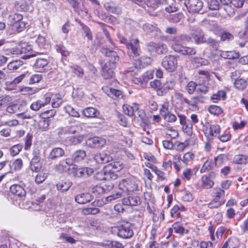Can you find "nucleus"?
Instances as JSON below:
<instances>
[{
    "mask_svg": "<svg viewBox=\"0 0 248 248\" xmlns=\"http://www.w3.org/2000/svg\"><path fill=\"white\" fill-rule=\"evenodd\" d=\"M193 38L196 44L204 43V33L200 29L194 30L190 35L182 34L173 38L171 43V48L176 52L185 56L195 55L196 53L193 47L185 46Z\"/></svg>",
    "mask_w": 248,
    "mask_h": 248,
    "instance_id": "obj_1",
    "label": "nucleus"
},
{
    "mask_svg": "<svg viewBox=\"0 0 248 248\" xmlns=\"http://www.w3.org/2000/svg\"><path fill=\"white\" fill-rule=\"evenodd\" d=\"M117 235L123 239H129L134 235L131 224L129 222H123L114 228Z\"/></svg>",
    "mask_w": 248,
    "mask_h": 248,
    "instance_id": "obj_2",
    "label": "nucleus"
},
{
    "mask_svg": "<svg viewBox=\"0 0 248 248\" xmlns=\"http://www.w3.org/2000/svg\"><path fill=\"white\" fill-rule=\"evenodd\" d=\"M139 180L135 177H131L120 182L119 186L123 193L124 191L134 192L139 190Z\"/></svg>",
    "mask_w": 248,
    "mask_h": 248,
    "instance_id": "obj_3",
    "label": "nucleus"
},
{
    "mask_svg": "<svg viewBox=\"0 0 248 248\" xmlns=\"http://www.w3.org/2000/svg\"><path fill=\"white\" fill-rule=\"evenodd\" d=\"M174 96L177 99L181 101L182 104H186L188 106L193 108H197L198 103L202 102V99L204 98L203 96L200 95L193 96L190 99H188L185 97L184 94L180 92H175Z\"/></svg>",
    "mask_w": 248,
    "mask_h": 248,
    "instance_id": "obj_4",
    "label": "nucleus"
},
{
    "mask_svg": "<svg viewBox=\"0 0 248 248\" xmlns=\"http://www.w3.org/2000/svg\"><path fill=\"white\" fill-rule=\"evenodd\" d=\"M119 39L122 43L126 45L129 50L128 53L131 56L134 57L139 55L140 50L138 39H133L129 43H127L126 38L123 36H120Z\"/></svg>",
    "mask_w": 248,
    "mask_h": 248,
    "instance_id": "obj_5",
    "label": "nucleus"
},
{
    "mask_svg": "<svg viewBox=\"0 0 248 248\" xmlns=\"http://www.w3.org/2000/svg\"><path fill=\"white\" fill-rule=\"evenodd\" d=\"M177 60L172 55L165 57L162 62V65L168 72H171L176 69Z\"/></svg>",
    "mask_w": 248,
    "mask_h": 248,
    "instance_id": "obj_6",
    "label": "nucleus"
},
{
    "mask_svg": "<svg viewBox=\"0 0 248 248\" xmlns=\"http://www.w3.org/2000/svg\"><path fill=\"white\" fill-rule=\"evenodd\" d=\"M33 157L30 162V168L32 171L38 172L42 168V163L40 160V151L35 149L33 151Z\"/></svg>",
    "mask_w": 248,
    "mask_h": 248,
    "instance_id": "obj_7",
    "label": "nucleus"
},
{
    "mask_svg": "<svg viewBox=\"0 0 248 248\" xmlns=\"http://www.w3.org/2000/svg\"><path fill=\"white\" fill-rule=\"evenodd\" d=\"M217 173L212 170L208 175H204L201 178L202 186L206 189L211 188L214 185V180L216 178Z\"/></svg>",
    "mask_w": 248,
    "mask_h": 248,
    "instance_id": "obj_8",
    "label": "nucleus"
},
{
    "mask_svg": "<svg viewBox=\"0 0 248 248\" xmlns=\"http://www.w3.org/2000/svg\"><path fill=\"white\" fill-rule=\"evenodd\" d=\"M87 145L91 148H100L106 143L105 139L99 137H94L88 139L86 142Z\"/></svg>",
    "mask_w": 248,
    "mask_h": 248,
    "instance_id": "obj_9",
    "label": "nucleus"
},
{
    "mask_svg": "<svg viewBox=\"0 0 248 248\" xmlns=\"http://www.w3.org/2000/svg\"><path fill=\"white\" fill-rule=\"evenodd\" d=\"M185 4L191 13H199L203 7V2L201 0H188L187 3Z\"/></svg>",
    "mask_w": 248,
    "mask_h": 248,
    "instance_id": "obj_10",
    "label": "nucleus"
},
{
    "mask_svg": "<svg viewBox=\"0 0 248 248\" xmlns=\"http://www.w3.org/2000/svg\"><path fill=\"white\" fill-rule=\"evenodd\" d=\"M115 64L111 62H106L102 67V76L105 79H109L114 75Z\"/></svg>",
    "mask_w": 248,
    "mask_h": 248,
    "instance_id": "obj_11",
    "label": "nucleus"
},
{
    "mask_svg": "<svg viewBox=\"0 0 248 248\" xmlns=\"http://www.w3.org/2000/svg\"><path fill=\"white\" fill-rule=\"evenodd\" d=\"M33 0H21L15 3V8L19 11H27L32 9Z\"/></svg>",
    "mask_w": 248,
    "mask_h": 248,
    "instance_id": "obj_12",
    "label": "nucleus"
},
{
    "mask_svg": "<svg viewBox=\"0 0 248 248\" xmlns=\"http://www.w3.org/2000/svg\"><path fill=\"white\" fill-rule=\"evenodd\" d=\"M101 51L102 54L108 58V61L107 62L115 64L119 61V57L116 51L104 47L101 48Z\"/></svg>",
    "mask_w": 248,
    "mask_h": 248,
    "instance_id": "obj_13",
    "label": "nucleus"
},
{
    "mask_svg": "<svg viewBox=\"0 0 248 248\" xmlns=\"http://www.w3.org/2000/svg\"><path fill=\"white\" fill-rule=\"evenodd\" d=\"M223 158V155H220L215 158V162L212 159H207L203 164L200 170L201 173L205 172L213 169L215 163L217 164V162L221 161Z\"/></svg>",
    "mask_w": 248,
    "mask_h": 248,
    "instance_id": "obj_14",
    "label": "nucleus"
},
{
    "mask_svg": "<svg viewBox=\"0 0 248 248\" xmlns=\"http://www.w3.org/2000/svg\"><path fill=\"white\" fill-rule=\"evenodd\" d=\"M148 46L150 47L149 48L150 51H154L158 54H163L168 51L166 45L162 42L158 43L150 42Z\"/></svg>",
    "mask_w": 248,
    "mask_h": 248,
    "instance_id": "obj_15",
    "label": "nucleus"
},
{
    "mask_svg": "<svg viewBox=\"0 0 248 248\" xmlns=\"http://www.w3.org/2000/svg\"><path fill=\"white\" fill-rule=\"evenodd\" d=\"M94 160L98 164H105L112 160V157L105 152L97 153L94 155Z\"/></svg>",
    "mask_w": 248,
    "mask_h": 248,
    "instance_id": "obj_16",
    "label": "nucleus"
},
{
    "mask_svg": "<svg viewBox=\"0 0 248 248\" xmlns=\"http://www.w3.org/2000/svg\"><path fill=\"white\" fill-rule=\"evenodd\" d=\"M76 166L73 167V169L75 170L74 171L75 176L78 177H87L91 175L93 172V170L89 167H84L76 169Z\"/></svg>",
    "mask_w": 248,
    "mask_h": 248,
    "instance_id": "obj_17",
    "label": "nucleus"
},
{
    "mask_svg": "<svg viewBox=\"0 0 248 248\" xmlns=\"http://www.w3.org/2000/svg\"><path fill=\"white\" fill-rule=\"evenodd\" d=\"M142 29L146 34L153 36H157L160 34V30L155 26L149 23H145L142 26Z\"/></svg>",
    "mask_w": 248,
    "mask_h": 248,
    "instance_id": "obj_18",
    "label": "nucleus"
},
{
    "mask_svg": "<svg viewBox=\"0 0 248 248\" xmlns=\"http://www.w3.org/2000/svg\"><path fill=\"white\" fill-rule=\"evenodd\" d=\"M102 90L108 96L114 99H119L123 97V94L120 90L109 88L108 87H103Z\"/></svg>",
    "mask_w": 248,
    "mask_h": 248,
    "instance_id": "obj_19",
    "label": "nucleus"
},
{
    "mask_svg": "<svg viewBox=\"0 0 248 248\" xmlns=\"http://www.w3.org/2000/svg\"><path fill=\"white\" fill-rule=\"evenodd\" d=\"M93 199V196L89 193H81L77 195L75 197V201L79 204L88 203Z\"/></svg>",
    "mask_w": 248,
    "mask_h": 248,
    "instance_id": "obj_20",
    "label": "nucleus"
},
{
    "mask_svg": "<svg viewBox=\"0 0 248 248\" xmlns=\"http://www.w3.org/2000/svg\"><path fill=\"white\" fill-rule=\"evenodd\" d=\"M115 175L112 172L109 171V170L105 167L102 170L97 173L95 175V178L100 181L108 180L112 179Z\"/></svg>",
    "mask_w": 248,
    "mask_h": 248,
    "instance_id": "obj_21",
    "label": "nucleus"
},
{
    "mask_svg": "<svg viewBox=\"0 0 248 248\" xmlns=\"http://www.w3.org/2000/svg\"><path fill=\"white\" fill-rule=\"evenodd\" d=\"M51 100L50 97H46L41 100L33 102L31 105L30 108L34 111H38L41 108L48 104Z\"/></svg>",
    "mask_w": 248,
    "mask_h": 248,
    "instance_id": "obj_22",
    "label": "nucleus"
},
{
    "mask_svg": "<svg viewBox=\"0 0 248 248\" xmlns=\"http://www.w3.org/2000/svg\"><path fill=\"white\" fill-rule=\"evenodd\" d=\"M48 61L46 59L38 58L33 64V67L39 72H44L47 70Z\"/></svg>",
    "mask_w": 248,
    "mask_h": 248,
    "instance_id": "obj_23",
    "label": "nucleus"
},
{
    "mask_svg": "<svg viewBox=\"0 0 248 248\" xmlns=\"http://www.w3.org/2000/svg\"><path fill=\"white\" fill-rule=\"evenodd\" d=\"M140 198L135 195L129 196L123 200V204L131 206L138 205L140 203Z\"/></svg>",
    "mask_w": 248,
    "mask_h": 248,
    "instance_id": "obj_24",
    "label": "nucleus"
},
{
    "mask_svg": "<svg viewBox=\"0 0 248 248\" xmlns=\"http://www.w3.org/2000/svg\"><path fill=\"white\" fill-rule=\"evenodd\" d=\"M83 115L87 118H98L100 115L99 111L93 107H88L82 110Z\"/></svg>",
    "mask_w": 248,
    "mask_h": 248,
    "instance_id": "obj_25",
    "label": "nucleus"
},
{
    "mask_svg": "<svg viewBox=\"0 0 248 248\" xmlns=\"http://www.w3.org/2000/svg\"><path fill=\"white\" fill-rule=\"evenodd\" d=\"M175 85V82L174 80L167 81L162 85V87L158 91V95L160 96L164 95L169 90L172 89Z\"/></svg>",
    "mask_w": 248,
    "mask_h": 248,
    "instance_id": "obj_26",
    "label": "nucleus"
},
{
    "mask_svg": "<svg viewBox=\"0 0 248 248\" xmlns=\"http://www.w3.org/2000/svg\"><path fill=\"white\" fill-rule=\"evenodd\" d=\"M105 8L108 12L115 14L121 13V8L112 1L107 2L104 4Z\"/></svg>",
    "mask_w": 248,
    "mask_h": 248,
    "instance_id": "obj_27",
    "label": "nucleus"
},
{
    "mask_svg": "<svg viewBox=\"0 0 248 248\" xmlns=\"http://www.w3.org/2000/svg\"><path fill=\"white\" fill-rule=\"evenodd\" d=\"M10 191L12 194L18 197H23L26 195V191L20 185H14L10 187Z\"/></svg>",
    "mask_w": 248,
    "mask_h": 248,
    "instance_id": "obj_28",
    "label": "nucleus"
},
{
    "mask_svg": "<svg viewBox=\"0 0 248 248\" xmlns=\"http://www.w3.org/2000/svg\"><path fill=\"white\" fill-rule=\"evenodd\" d=\"M208 134L210 136L215 137H219L221 128L220 126L216 124H209ZM206 133H208L207 132Z\"/></svg>",
    "mask_w": 248,
    "mask_h": 248,
    "instance_id": "obj_29",
    "label": "nucleus"
},
{
    "mask_svg": "<svg viewBox=\"0 0 248 248\" xmlns=\"http://www.w3.org/2000/svg\"><path fill=\"white\" fill-rule=\"evenodd\" d=\"M72 186V183L69 180H62L57 184V188L58 190L61 192H64L67 191Z\"/></svg>",
    "mask_w": 248,
    "mask_h": 248,
    "instance_id": "obj_30",
    "label": "nucleus"
},
{
    "mask_svg": "<svg viewBox=\"0 0 248 248\" xmlns=\"http://www.w3.org/2000/svg\"><path fill=\"white\" fill-rule=\"evenodd\" d=\"M109 171L112 172L114 175L115 171H119L123 168V164L120 161H116L112 162L105 166Z\"/></svg>",
    "mask_w": 248,
    "mask_h": 248,
    "instance_id": "obj_31",
    "label": "nucleus"
},
{
    "mask_svg": "<svg viewBox=\"0 0 248 248\" xmlns=\"http://www.w3.org/2000/svg\"><path fill=\"white\" fill-rule=\"evenodd\" d=\"M64 155V150L60 147L53 148L49 155V158L51 159H55L59 158Z\"/></svg>",
    "mask_w": 248,
    "mask_h": 248,
    "instance_id": "obj_32",
    "label": "nucleus"
},
{
    "mask_svg": "<svg viewBox=\"0 0 248 248\" xmlns=\"http://www.w3.org/2000/svg\"><path fill=\"white\" fill-rule=\"evenodd\" d=\"M86 156V152L83 150L75 151L72 155V159L76 162L82 161Z\"/></svg>",
    "mask_w": 248,
    "mask_h": 248,
    "instance_id": "obj_33",
    "label": "nucleus"
},
{
    "mask_svg": "<svg viewBox=\"0 0 248 248\" xmlns=\"http://www.w3.org/2000/svg\"><path fill=\"white\" fill-rule=\"evenodd\" d=\"M238 245V239L235 237H232L224 243L221 248H236Z\"/></svg>",
    "mask_w": 248,
    "mask_h": 248,
    "instance_id": "obj_34",
    "label": "nucleus"
},
{
    "mask_svg": "<svg viewBox=\"0 0 248 248\" xmlns=\"http://www.w3.org/2000/svg\"><path fill=\"white\" fill-rule=\"evenodd\" d=\"M221 57L227 59H238L240 57L238 52L234 51H222L220 53Z\"/></svg>",
    "mask_w": 248,
    "mask_h": 248,
    "instance_id": "obj_35",
    "label": "nucleus"
},
{
    "mask_svg": "<svg viewBox=\"0 0 248 248\" xmlns=\"http://www.w3.org/2000/svg\"><path fill=\"white\" fill-rule=\"evenodd\" d=\"M23 20V16L20 14L15 13L9 15L8 21L11 26Z\"/></svg>",
    "mask_w": 248,
    "mask_h": 248,
    "instance_id": "obj_36",
    "label": "nucleus"
},
{
    "mask_svg": "<svg viewBox=\"0 0 248 248\" xmlns=\"http://www.w3.org/2000/svg\"><path fill=\"white\" fill-rule=\"evenodd\" d=\"M172 228L175 233H179L181 235L188 233V230L186 229L182 224L178 222L174 223L172 225Z\"/></svg>",
    "mask_w": 248,
    "mask_h": 248,
    "instance_id": "obj_37",
    "label": "nucleus"
},
{
    "mask_svg": "<svg viewBox=\"0 0 248 248\" xmlns=\"http://www.w3.org/2000/svg\"><path fill=\"white\" fill-rule=\"evenodd\" d=\"M23 62L21 60H17L10 62L7 65V68L10 70H16L23 65Z\"/></svg>",
    "mask_w": 248,
    "mask_h": 248,
    "instance_id": "obj_38",
    "label": "nucleus"
},
{
    "mask_svg": "<svg viewBox=\"0 0 248 248\" xmlns=\"http://www.w3.org/2000/svg\"><path fill=\"white\" fill-rule=\"evenodd\" d=\"M226 97V93L222 90L219 91L217 93L214 94L211 96V100L214 102H217L221 99L224 100Z\"/></svg>",
    "mask_w": 248,
    "mask_h": 248,
    "instance_id": "obj_39",
    "label": "nucleus"
},
{
    "mask_svg": "<svg viewBox=\"0 0 248 248\" xmlns=\"http://www.w3.org/2000/svg\"><path fill=\"white\" fill-rule=\"evenodd\" d=\"M233 162L236 164H246L248 162V156L243 155H235Z\"/></svg>",
    "mask_w": 248,
    "mask_h": 248,
    "instance_id": "obj_40",
    "label": "nucleus"
},
{
    "mask_svg": "<svg viewBox=\"0 0 248 248\" xmlns=\"http://www.w3.org/2000/svg\"><path fill=\"white\" fill-rule=\"evenodd\" d=\"M69 67L70 68L69 72L74 73L78 77H81L83 75V70L79 66L71 65H69Z\"/></svg>",
    "mask_w": 248,
    "mask_h": 248,
    "instance_id": "obj_41",
    "label": "nucleus"
},
{
    "mask_svg": "<svg viewBox=\"0 0 248 248\" xmlns=\"http://www.w3.org/2000/svg\"><path fill=\"white\" fill-rule=\"evenodd\" d=\"M234 84L235 88L238 90H243L246 87L247 85V82L244 79L238 78L235 79Z\"/></svg>",
    "mask_w": 248,
    "mask_h": 248,
    "instance_id": "obj_42",
    "label": "nucleus"
},
{
    "mask_svg": "<svg viewBox=\"0 0 248 248\" xmlns=\"http://www.w3.org/2000/svg\"><path fill=\"white\" fill-rule=\"evenodd\" d=\"M99 208L95 207H88L83 208L82 210V213L84 215H95L99 213Z\"/></svg>",
    "mask_w": 248,
    "mask_h": 248,
    "instance_id": "obj_43",
    "label": "nucleus"
},
{
    "mask_svg": "<svg viewBox=\"0 0 248 248\" xmlns=\"http://www.w3.org/2000/svg\"><path fill=\"white\" fill-rule=\"evenodd\" d=\"M197 84L194 81H189L187 83L186 86V90L189 94H193L194 92L196 90Z\"/></svg>",
    "mask_w": 248,
    "mask_h": 248,
    "instance_id": "obj_44",
    "label": "nucleus"
},
{
    "mask_svg": "<svg viewBox=\"0 0 248 248\" xmlns=\"http://www.w3.org/2000/svg\"><path fill=\"white\" fill-rule=\"evenodd\" d=\"M23 145L21 144H17L11 147L10 149V154L12 156H15L18 155L22 150Z\"/></svg>",
    "mask_w": 248,
    "mask_h": 248,
    "instance_id": "obj_45",
    "label": "nucleus"
},
{
    "mask_svg": "<svg viewBox=\"0 0 248 248\" xmlns=\"http://www.w3.org/2000/svg\"><path fill=\"white\" fill-rule=\"evenodd\" d=\"M209 112L214 115H219L221 114L223 111L221 108L216 105H211L208 108Z\"/></svg>",
    "mask_w": 248,
    "mask_h": 248,
    "instance_id": "obj_46",
    "label": "nucleus"
},
{
    "mask_svg": "<svg viewBox=\"0 0 248 248\" xmlns=\"http://www.w3.org/2000/svg\"><path fill=\"white\" fill-rule=\"evenodd\" d=\"M70 129V128L67 127H60L57 129L58 135L61 138H62L63 136L68 133H74L75 131H73Z\"/></svg>",
    "mask_w": 248,
    "mask_h": 248,
    "instance_id": "obj_47",
    "label": "nucleus"
},
{
    "mask_svg": "<svg viewBox=\"0 0 248 248\" xmlns=\"http://www.w3.org/2000/svg\"><path fill=\"white\" fill-rule=\"evenodd\" d=\"M214 193L215 199L220 200V199L223 198L225 196L224 190L220 187H216L214 189Z\"/></svg>",
    "mask_w": 248,
    "mask_h": 248,
    "instance_id": "obj_48",
    "label": "nucleus"
},
{
    "mask_svg": "<svg viewBox=\"0 0 248 248\" xmlns=\"http://www.w3.org/2000/svg\"><path fill=\"white\" fill-rule=\"evenodd\" d=\"M26 26L25 23L21 20L19 22L16 23L15 24L12 26V29L13 30L20 32L23 31V30L25 28Z\"/></svg>",
    "mask_w": 248,
    "mask_h": 248,
    "instance_id": "obj_49",
    "label": "nucleus"
},
{
    "mask_svg": "<svg viewBox=\"0 0 248 248\" xmlns=\"http://www.w3.org/2000/svg\"><path fill=\"white\" fill-rule=\"evenodd\" d=\"M123 109L124 113L128 116L131 117L134 115V109L132 107L128 105H124L123 106Z\"/></svg>",
    "mask_w": 248,
    "mask_h": 248,
    "instance_id": "obj_50",
    "label": "nucleus"
},
{
    "mask_svg": "<svg viewBox=\"0 0 248 248\" xmlns=\"http://www.w3.org/2000/svg\"><path fill=\"white\" fill-rule=\"evenodd\" d=\"M29 75L28 72L22 74L20 76L15 78L11 83L13 85L18 84L21 82L23 80V79L25 78L26 77H29Z\"/></svg>",
    "mask_w": 248,
    "mask_h": 248,
    "instance_id": "obj_51",
    "label": "nucleus"
},
{
    "mask_svg": "<svg viewBox=\"0 0 248 248\" xmlns=\"http://www.w3.org/2000/svg\"><path fill=\"white\" fill-rule=\"evenodd\" d=\"M73 164V160L70 159H66L65 160H63L60 161V165L62 167L63 170H69V168L68 167L72 165Z\"/></svg>",
    "mask_w": 248,
    "mask_h": 248,
    "instance_id": "obj_52",
    "label": "nucleus"
},
{
    "mask_svg": "<svg viewBox=\"0 0 248 248\" xmlns=\"http://www.w3.org/2000/svg\"><path fill=\"white\" fill-rule=\"evenodd\" d=\"M150 86L156 91L158 94V91L162 87V83L160 80L155 79L150 83Z\"/></svg>",
    "mask_w": 248,
    "mask_h": 248,
    "instance_id": "obj_53",
    "label": "nucleus"
},
{
    "mask_svg": "<svg viewBox=\"0 0 248 248\" xmlns=\"http://www.w3.org/2000/svg\"><path fill=\"white\" fill-rule=\"evenodd\" d=\"M43 78L42 75L41 74H34L31 76L29 79V84H32L39 82Z\"/></svg>",
    "mask_w": 248,
    "mask_h": 248,
    "instance_id": "obj_54",
    "label": "nucleus"
},
{
    "mask_svg": "<svg viewBox=\"0 0 248 248\" xmlns=\"http://www.w3.org/2000/svg\"><path fill=\"white\" fill-rule=\"evenodd\" d=\"M56 49L57 52L60 53L62 56H67L69 55V52L62 45H57Z\"/></svg>",
    "mask_w": 248,
    "mask_h": 248,
    "instance_id": "obj_55",
    "label": "nucleus"
},
{
    "mask_svg": "<svg viewBox=\"0 0 248 248\" xmlns=\"http://www.w3.org/2000/svg\"><path fill=\"white\" fill-rule=\"evenodd\" d=\"M49 124V120L44 119L39 121L38 126L40 129L43 131H46L48 129Z\"/></svg>",
    "mask_w": 248,
    "mask_h": 248,
    "instance_id": "obj_56",
    "label": "nucleus"
},
{
    "mask_svg": "<svg viewBox=\"0 0 248 248\" xmlns=\"http://www.w3.org/2000/svg\"><path fill=\"white\" fill-rule=\"evenodd\" d=\"M139 61L140 62V66L144 67L150 64L152 62V59L149 57L143 56L140 58Z\"/></svg>",
    "mask_w": 248,
    "mask_h": 248,
    "instance_id": "obj_57",
    "label": "nucleus"
},
{
    "mask_svg": "<svg viewBox=\"0 0 248 248\" xmlns=\"http://www.w3.org/2000/svg\"><path fill=\"white\" fill-rule=\"evenodd\" d=\"M209 88L204 84H197L196 91L198 93L205 94L208 92Z\"/></svg>",
    "mask_w": 248,
    "mask_h": 248,
    "instance_id": "obj_58",
    "label": "nucleus"
},
{
    "mask_svg": "<svg viewBox=\"0 0 248 248\" xmlns=\"http://www.w3.org/2000/svg\"><path fill=\"white\" fill-rule=\"evenodd\" d=\"M65 109L66 112L70 115L75 117H79V113L71 106H67Z\"/></svg>",
    "mask_w": 248,
    "mask_h": 248,
    "instance_id": "obj_59",
    "label": "nucleus"
},
{
    "mask_svg": "<svg viewBox=\"0 0 248 248\" xmlns=\"http://www.w3.org/2000/svg\"><path fill=\"white\" fill-rule=\"evenodd\" d=\"M193 62L197 63L200 65H207L209 64V62L208 61L204 58H194L192 61Z\"/></svg>",
    "mask_w": 248,
    "mask_h": 248,
    "instance_id": "obj_60",
    "label": "nucleus"
},
{
    "mask_svg": "<svg viewBox=\"0 0 248 248\" xmlns=\"http://www.w3.org/2000/svg\"><path fill=\"white\" fill-rule=\"evenodd\" d=\"M147 6V7L151 8L153 9H156L157 8V4L155 2V0H145L143 2V7H145V6Z\"/></svg>",
    "mask_w": 248,
    "mask_h": 248,
    "instance_id": "obj_61",
    "label": "nucleus"
},
{
    "mask_svg": "<svg viewBox=\"0 0 248 248\" xmlns=\"http://www.w3.org/2000/svg\"><path fill=\"white\" fill-rule=\"evenodd\" d=\"M194 155L191 152L186 153L183 156V161L187 164L189 162L192 161L194 158Z\"/></svg>",
    "mask_w": 248,
    "mask_h": 248,
    "instance_id": "obj_62",
    "label": "nucleus"
},
{
    "mask_svg": "<svg viewBox=\"0 0 248 248\" xmlns=\"http://www.w3.org/2000/svg\"><path fill=\"white\" fill-rule=\"evenodd\" d=\"M223 203L220 200H217V199H214L209 203L208 204V207L209 208H217L219 207Z\"/></svg>",
    "mask_w": 248,
    "mask_h": 248,
    "instance_id": "obj_63",
    "label": "nucleus"
},
{
    "mask_svg": "<svg viewBox=\"0 0 248 248\" xmlns=\"http://www.w3.org/2000/svg\"><path fill=\"white\" fill-rule=\"evenodd\" d=\"M12 167L14 168L15 170H19L23 167V161L21 159L18 158L15 160L13 164Z\"/></svg>",
    "mask_w": 248,
    "mask_h": 248,
    "instance_id": "obj_64",
    "label": "nucleus"
}]
</instances>
